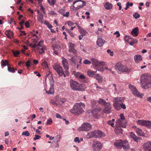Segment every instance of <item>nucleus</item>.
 Segmentation results:
<instances>
[{
	"instance_id": "13",
	"label": "nucleus",
	"mask_w": 151,
	"mask_h": 151,
	"mask_svg": "<svg viewBox=\"0 0 151 151\" xmlns=\"http://www.w3.org/2000/svg\"><path fill=\"white\" fill-rule=\"evenodd\" d=\"M143 149L144 151H151V141H148L144 143Z\"/></svg>"
},
{
	"instance_id": "55",
	"label": "nucleus",
	"mask_w": 151,
	"mask_h": 151,
	"mask_svg": "<svg viewBox=\"0 0 151 151\" xmlns=\"http://www.w3.org/2000/svg\"><path fill=\"white\" fill-rule=\"evenodd\" d=\"M107 123L109 125H110L112 127H114V124L111 120L107 122Z\"/></svg>"
},
{
	"instance_id": "7",
	"label": "nucleus",
	"mask_w": 151,
	"mask_h": 151,
	"mask_svg": "<svg viewBox=\"0 0 151 151\" xmlns=\"http://www.w3.org/2000/svg\"><path fill=\"white\" fill-rule=\"evenodd\" d=\"M120 119H118L116 120V124L123 128H125L127 125V122L125 120V117L123 114H120Z\"/></svg>"
},
{
	"instance_id": "56",
	"label": "nucleus",
	"mask_w": 151,
	"mask_h": 151,
	"mask_svg": "<svg viewBox=\"0 0 151 151\" xmlns=\"http://www.w3.org/2000/svg\"><path fill=\"white\" fill-rule=\"evenodd\" d=\"M40 138H41V136H40L36 134L35 135V137L33 139L34 140H36L37 139H39Z\"/></svg>"
},
{
	"instance_id": "28",
	"label": "nucleus",
	"mask_w": 151,
	"mask_h": 151,
	"mask_svg": "<svg viewBox=\"0 0 151 151\" xmlns=\"http://www.w3.org/2000/svg\"><path fill=\"white\" fill-rule=\"evenodd\" d=\"M43 15L42 13H40L39 15H38L37 16V20L41 24L43 23Z\"/></svg>"
},
{
	"instance_id": "3",
	"label": "nucleus",
	"mask_w": 151,
	"mask_h": 151,
	"mask_svg": "<svg viewBox=\"0 0 151 151\" xmlns=\"http://www.w3.org/2000/svg\"><path fill=\"white\" fill-rule=\"evenodd\" d=\"M70 86L72 90L74 91H83L85 90L84 84H80L77 81L70 79L69 82Z\"/></svg>"
},
{
	"instance_id": "12",
	"label": "nucleus",
	"mask_w": 151,
	"mask_h": 151,
	"mask_svg": "<svg viewBox=\"0 0 151 151\" xmlns=\"http://www.w3.org/2000/svg\"><path fill=\"white\" fill-rule=\"evenodd\" d=\"M104 108L102 110L104 113L106 114H109L111 112V106L109 103H106L104 106Z\"/></svg>"
},
{
	"instance_id": "43",
	"label": "nucleus",
	"mask_w": 151,
	"mask_h": 151,
	"mask_svg": "<svg viewBox=\"0 0 151 151\" xmlns=\"http://www.w3.org/2000/svg\"><path fill=\"white\" fill-rule=\"evenodd\" d=\"M13 55L15 57H17L18 55L19 54L20 52L18 50H17L16 51H13L12 52Z\"/></svg>"
},
{
	"instance_id": "50",
	"label": "nucleus",
	"mask_w": 151,
	"mask_h": 151,
	"mask_svg": "<svg viewBox=\"0 0 151 151\" xmlns=\"http://www.w3.org/2000/svg\"><path fill=\"white\" fill-rule=\"evenodd\" d=\"M83 63L85 64H90L91 63V61L86 59L84 61Z\"/></svg>"
},
{
	"instance_id": "33",
	"label": "nucleus",
	"mask_w": 151,
	"mask_h": 151,
	"mask_svg": "<svg viewBox=\"0 0 151 151\" xmlns=\"http://www.w3.org/2000/svg\"><path fill=\"white\" fill-rule=\"evenodd\" d=\"M104 6L105 8L106 9H111L112 7V4L109 2H107L105 4Z\"/></svg>"
},
{
	"instance_id": "26",
	"label": "nucleus",
	"mask_w": 151,
	"mask_h": 151,
	"mask_svg": "<svg viewBox=\"0 0 151 151\" xmlns=\"http://www.w3.org/2000/svg\"><path fill=\"white\" fill-rule=\"evenodd\" d=\"M133 38L129 35H126L125 37L124 40L131 45V43L133 42L132 39H133Z\"/></svg>"
},
{
	"instance_id": "24",
	"label": "nucleus",
	"mask_w": 151,
	"mask_h": 151,
	"mask_svg": "<svg viewBox=\"0 0 151 151\" xmlns=\"http://www.w3.org/2000/svg\"><path fill=\"white\" fill-rule=\"evenodd\" d=\"M123 149L125 150H127L129 149V144L128 141L126 140L123 141V143L122 145Z\"/></svg>"
},
{
	"instance_id": "62",
	"label": "nucleus",
	"mask_w": 151,
	"mask_h": 151,
	"mask_svg": "<svg viewBox=\"0 0 151 151\" xmlns=\"http://www.w3.org/2000/svg\"><path fill=\"white\" fill-rule=\"evenodd\" d=\"M113 86V88L115 90V91H117V89L116 88V84L114 83L112 84Z\"/></svg>"
},
{
	"instance_id": "52",
	"label": "nucleus",
	"mask_w": 151,
	"mask_h": 151,
	"mask_svg": "<svg viewBox=\"0 0 151 151\" xmlns=\"http://www.w3.org/2000/svg\"><path fill=\"white\" fill-rule=\"evenodd\" d=\"M52 123V121L51 119H50L47 120V121L46 123L47 125H50Z\"/></svg>"
},
{
	"instance_id": "61",
	"label": "nucleus",
	"mask_w": 151,
	"mask_h": 151,
	"mask_svg": "<svg viewBox=\"0 0 151 151\" xmlns=\"http://www.w3.org/2000/svg\"><path fill=\"white\" fill-rule=\"evenodd\" d=\"M114 35H117L116 36V37L117 38L119 37L120 36V33L118 31H117L116 32H115L114 33Z\"/></svg>"
},
{
	"instance_id": "9",
	"label": "nucleus",
	"mask_w": 151,
	"mask_h": 151,
	"mask_svg": "<svg viewBox=\"0 0 151 151\" xmlns=\"http://www.w3.org/2000/svg\"><path fill=\"white\" fill-rule=\"evenodd\" d=\"M91 125L88 123H84L78 129L80 131H88L91 129Z\"/></svg>"
},
{
	"instance_id": "54",
	"label": "nucleus",
	"mask_w": 151,
	"mask_h": 151,
	"mask_svg": "<svg viewBox=\"0 0 151 151\" xmlns=\"http://www.w3.org/2000/svg\"><path fill=\"white\" fill-rule=\"evenodd\" d=\"M132 40L133 42L131 43V45H133L134 43H136L138 42V40H134V38H133V39H132Z\"/></svg>"
},
{
	"instance_id": "59",
	"label": "nucleus",
	"mask_w": 151,
	"mask_h": 151,
	"mask_svg": "<svg viewBox=\"0 0 151 151\" xmlns=\"http://www.w3.org/2000/svg\"><path fill=\"white\" fill-rule=\"evenodd\" d=\"M29 22L28 21H27L25 23V26L26 28H28L29 27Z\"/></svg>"
},
{
	"instance_id": "16",
	"label": "nucleus",
	"mask_w": 151,
	"mask_h": 151,
	"mask_svg": "<svg viewBox=\"0 0 151 151\" xmlns=\"http://www.w3.org/2000/svg\"><path fill=\"white\" fill-rule=\"evenodd\" d=\"M91 60L92 62V64L96 66H101L104 65V62L98 61L96 59L94 58H92Z\"/></svg>"
},
{
	"instance_id": "27",
	"label": "nucleus",
	"mask_w": 151,
	"mask_h": 151,
	"mask_svg": "<svg viewBox=\"0 0 151 151\" xmlns=\"http://www.w3.org/2000/svg\"><path fill=\"white\" fill-rule=\"evenodd\" d=\"M147 121L142 120H139L137 121V123L139 125L146 126Z\"/></svg>"
},
{
	"instance_id": "37",
	"label": "nucleus",
	"mask_w": 151,
	"mask_h": 151,
	"mask_svg": "<svg viewBox=\"0 0 151 151\" xmlns=\"http://www.w3.org/2000/svg\"><path fill=\"white\" fill-rule=\"evenodd\" d=\"M46 93L49 94H54V88L53 86H51L50 88V89L48 91H46Z\"/></svg>"
},
{
	"instance_id": "10",
	"label": "nucleus",
	"mask_w": 151,
	"mask_h": 151,
	"mask_svg": "<svg viewBox=\"0 0 151 151\" xmlns=\"http://www.w3.org/2000/svg\"><path fill=\"white\" fill-rule=\"evenodd\" d=\"M92 147L95 151H99L102 147V145L98 141H95L93 142Z\"/></svg>"
},
{
	"instance_id": "35",
	"label": "nucleus",
	"mask_w": 151,
	"mask_h": 151,
	"mask_svg": "<svg viewBox=\"0 0 151 151\" xmlns=\"http://www.w3.org/2000/svg\"><path fill=\"white\" fill-rule=\"evenodd\" d=\"M37 49H38L39 51V53L40 54L44 52V51L45 49V47L44 46H41V47H37Z\"/></svg>"
},
{
	"instance_id": "57",
	"label": "nucleus",
	"mask_w": 151,
	"mask_h": 151,
	"mask_svg": "<svg viewBox=\"0 0 151 151\" xmlns=\"http://www.w3.org/2000/svg\"><path fill=\"white\" fill-rule=\"evenodd\" d=\"M40 9L42 10V12H43V13H44V14H45V9L43 7V6H42V5H41Z\"/></svg>"
},
{
	"instance_id": "29",
	"label": "nucleus",
	"mask_w": 151,
	"mask_h": 151,
	"mask_svg": "<svg viewBox=\"0 0 151 151\" xmlns=\"http://www.w3.org/2000/svg\"><path fill=\"white\" fill-rule=\"evenodd\" d=\"M86 77L83 75L81 73L78 80L82 82L85 83L86 82Z\"/></svg>"
},
{
	"instance_id": "17",
	"label": "nucleus",
	"mask_w": 151,
	"mask_h": 151,
	"mask_svg": "<svg viewBox=\"0 0 151 151\" xmlns=\"http://www.w3.org/2000/svg\"><path fill=\"white\" fill-rule=\"evenodd\" d=\"M105 42V40L98 36L97 40L96 42L97 45L99 47H102Z\"/></svg>"
},
{
	"instance_id": "1",
	"label": "nucleus",
	"mask_w": 151,
	"mask_h": 151,
	"mask_svg": "<svg viewBox=\"0 0 151 151\" xmlns=\"http://www.w3.org/2000/svg\"><path fill=\"white\" fill-rule=\"evenodd\" d=\"M141 87L146 89L151 86V75L147 73L142 75L140 77Z\"/></svg>"
},
{
	"instance_id": "18",
	"label": "nucleus",
	"mask_w": 151,
	"mask_h": 151,
	"mask_svg": "<svg viewBox=\"0 0 151 151\" xmlns=\"http://www.w3.org/2000/svg\"><path fill=\"white\" fill-rule=\"evenodd\" d=\"M70 45L69 48V51L75 54L77 52V50L75 49V45L74 44L70 43Z\"/></svg>"
},
{
	"instance_id": "58",
	"label": "nucleus",
	"mask_w": 151,
	"mask_h": 151,
	"mask_svg": "<svg viewBox=\"0 0 151 151\" xmlns=\"http://www.w3.org/2000/svg\"><path fill=\"white\" fill-rule=\"evenodd\" d=\"M74 141L75 142L79 143L80 142L79 138L78 137H76L74 139Z\"/></svg>"
},
{
	"instance_id": "38",
	"label": "nucleus",
	"mask_w": 151,
	"mask_h": 151,
	"mask_svg": "<svg viewBox=\"0 0 151 151\" xmlns=\"http://www.w3.org/2000/svg\"><path fill=\"white\" fill-rule=\"evenodd\" d=\"M95 131L91 132L88 133L87 134V136H88V138H90L92 137L95 138Z\"/></svg>"
},
{
	"instance_id": "48",
	"label": "nucleus",
	"mask_w": 151,
	"mask_h": 151,
	"mask_svg": "<svg viewBox=\"0 0 151 151\" xmlns=\"http://www.w3.org/2000/svg\"><path fill=\"white\" fill-rule=\"evenodd\" d=\"M31 60H29L26 62V65L27 67V68L30 67L31 66Z\"/></svg>"
},
{
	"instance_id": "30",
	"label": "nucleus",
	"mask_w": 151,
	"mask_h": 151,
	"mask_svg": "<svg viewBox=\"0 0 151 151\" xmlns=\"http://www.w3.org/2000/svg\"><path fill=\"white\" fill-rule=\"evenodd\" d=\"M134 59L136 63H138L142 60V58L141 56L140 55H135L134 57Z\"/></svg>"
},
{
	"instance_id": "25",
	"label": "nucleus",
	"mask_w": 151,
	"mask_h": 151,
	"mask_svg": "<svg viewBox=\"0 0 151 151\" xmlns=\"http://www.w3.org/2000/svg\"><path fill=\"white\" fill-rule=\"evenodd\" d=\"M130 135L131 137L135 141H137L139 139H141L140 137H137L133 132H131Z\"/></svg>"
},
{
	"instance_id": "5",
	"label": "nucleus",
	"mask_w": 151,
	"mask_h": 151,
	"mask_svg": "<svg viewBox=\"0 0 151 151\" xmlns=\"http://www.w3.org/2000/svg\"><path fill=\"white\" fill-rule=\"evenodd\" d=\"M124 98L121 97L114 98L113 100V105L115 109L119 111L120 109V105L123 103Z\"/></svg>"
},
{
	"instance_id": "14",
	"label": "nucleus",
	"mask_w": 151,
	"mask_h": 151,
	"mask_svg": "<svg viewBox=\"0 0 151 151\" xmlns=\"http://www.w3.org/2000/svg\"><path fill=\"white\" fill-rule=\"evenodd\" d=\"M62 63L63 66L65 70V73L66 74H68V70L69 69V67H68V64L67 60L65 58H64L62 60Z\"/></svg>"
},
{
	"instance_id": "47",
	"label": "nucleus",
	"mask_w": 151,
	"mask_h": 151,
	"mask_svg": "<svg viewBox=\"0 0 151 151\" xmlns=\"http://www.w3.org/2000/svg\"><path fill=\"white\" fill-rule=\"evenodd\" d=\"M146 127L151 129V122L150 121H147Z\"/></svg>"
},
{
	"instance_id": "15",
	"label": "nucleus",
	"mask_w": 151,
	"mask_h": 151,
	"mask_svg": "<svg viewBox=\"0 0 151 151\" xmlns=\"http://www.w3.org/2000/svg\"><path fill=\"white\" fill-rule=\"evenodd\" d=\"M123 141L121 139L116 141L114 143V145L118 149H120L122 147Z\"/></svg>"
},
{
	"instance_id": "42",
	"label": "nucleus",
	"mask_w": 151,
	"mask_h": 151,
	"mask_svg": "<svg viewBox=\"0 0 151 151\" xmlns=\"http://www.w3.org/2000/svg\"><path fill=\"white\" fill-rule=\"evenodd\" d=\"M101 110V109H100L99 110L97 109H95L92 111V113L94 116H96L98 114L97 111H99Z\"/></svg>"
},
{
	"instance_id": "8",
	"label": "nucleus",
	"mask_w": 151,
	"mask_h": 151,
	"mask_svg": "<svg viewBox=\"0 0 151 151\" xmlns=\"http://www.w3.org/2000/svg\"><path fill=\"white\" fill-rule=\"evenodd\" d=\"M53 68L59 75V77L62 76H63L64 77H66L62 67L59 65L55 64L53 65Z\"/></svg>"
},
{
	"instance_id": "31",
	"label": "nucleus",
	"mask_w": 151,
	"mask_h": 151,
	"mask_svg": "<svg viewBox=\"0 0 151 151\" xmlns=\"http://www.w3.org/2000/svg\"><path fill=\"white\" fill-rule=\"evenodd\" d=\"M5 33L7 37L10 39L13 35V32L10 30L6 31Z\"/></svg>"
},
{
	"instance_id": "63",
	"label": "nucleus",
	"mask_w": 151,
	"mask_h": 151,
	"mask_svg": "<svg viewBox=\"0 0 151 151\" xmlns=\"http://www.w3.org/2000/svg\"><path fill=\"white\" fill-rule=\"evenodd\" d=\"M67 23V24L68 26H72L74 24L70 21H68Z\"/></svg>"
},
{
	"instance_id": "11",
	"label": "nucleus",
	"mask_w": 151,
	"mask_h": 151,
	"mask_svg": "<svg viewBox=\"0 0 151 151\" xmlns=\"http://www.w3.org/2000/svg\"><path fill=\"white\" fill-rule=\"evenodd\" d=\"M129 88L131 90L132 93L135 96H138L140 98L142 97V94L140 93L134 86L131 84H130L129 86Z\"/></svg>"
},
{
	"instance_id": "6",
	"label": "nucleus",
	"mask_w": 151,
	"mask_h": 151,
	"mask_svg": "<svg viewBox=\"0 0 151 151\" xmlns=\"http://www.w3.org/2000/svg\"><path fill=\"white\" fill-rule=\"evenodd\" d=\"M86 5V2L81 0L75 1L73 2V9L76 11Z\"/></svg>"
},
{
	"instance_id": "41",
	"label": "nucleus",
	"mask_w": 151,
	"mask_h": 151,
	"mask_svg": "<svg viewBox=\"0 0 151 151\" xmlns=\"http://www.w3.org/2000/svg\"><path fill=\"white\" fill-rule=\"evenodd\" d=\"M44 24L46 25L47 26V27L50 29L52 28V25L51 24H50L48 22L45 21L44 22Z\"/></svg>"
},
{
	"instance_id": "44",
	"label": "nucleus",
	"mask_w": 151,
	"mask_h": 151,
	"mask_svg": "<svg viewBox=\"0 0 151 151\" xmlns=\"http://www.w3.org/2000/svg\"><path fill=\"white\" fill-rule=\"evenodd\" d=\"M49 3L51 5H54L56 2V0H47Z\"/></svg>"
},
{
	"instance_id": "40",
	"label": "nucleus",
	"mask_w": 151,
	"mask_h": 151,
	"mask_svg": "<svg viewBox=\"0 0 151 151\" xmlns=\"http://www.w3.org/2000/svg\"><path fill=\"white\" fill-rule=\"evenodd\" d=\"M17 70L16 69H14V68H11L9 66H8V70L9 72L14 73Z\"/></svg>"
},
{
	"instance_id": "46",
	"label": "nucleus",
	"mask_w": 151,
	"mask_h": 151,
	"mask_svg": "<svg viewBox=\"0 0 151 151\" xmlns=\"http://www.w3.org/2000/svg\"><path fill=\"white\" fill-rule=\"evenodd\" d=\"M133 16L136 19H138L140 17V14L137 13H135Z\"/></svg>"
},
{
	"instance_id": "39",
	"label": "nucleus",
	"mask_w": 151,
	"mask_h": 151,
	"mask_svg": "<svg viewBox=\"0 0 151 151\" xmlns=\"http://www.w3.org/2000/svg\"><path fill=\"white\" fill-rule=\"evenodd\" d=\"M79 31L80 33L82 35H83V36L86 35V34L87 33V32L83 28H81L80 29H79Z\"/></svg>"
},
{
	"instance_id": "64",
	"label": "nucleus",
	"mask_w": 151,
	"mask_h": 151,
	"mask_svg": "<svg viewBox=\"0 0 151 151\" xmlns=\"http://www.w3.org/2000/svg\"><path fill=\"white\" fill-rule=\"evenodd\" d=\"M30 46L31 47H32V48H36L37 49V45L35 44L34 45H33L32 44H31L30 45Z\"/></svg>"
},
{
	"instance_id": "2",
	"label": "nucleus",
	"mask_w": 151,
	"mask_h": 151,
	"mask_svg": "<svg viewBox=\"0 0 151 151\" xmlns=\"http://www.w3.org/2000/svg\"><path fill=\"white\" fill-rule=\"evenodd\" d=\"M85 107V105L82 102L76 103L74 105L73 108L70 110V112L75 115H78L84 112L83 108H84Z\"/></svg>"
},
{
	"instance_id": "19",
	"label": "nucleus",
	"mask_w": 151,
	"mask_h": 151,
	"mask_svg": "<svg viewBox=\"0 0 151 151\" xmlns=\"http://www.w3.org/2000/svg\"><path fill=\"white\" fill-rule=\"evenodd\" d=\"M117 126H116L115 129V132L116 134H122L123 130L121 128V127H122L120 126L118 124H117Z\"/></svg>"
},
{
	"instance_id": "51",
	"label": "nucleus",
	"mask_w": 151,
	"mask_h": 151,
	"mask_svg": "<svg viewBox=\"0 0 151 151\" xmlns=\"http://www.w3.org/2000/svg\"><path fill=\"white\" fill-rule=\"evenodd\" d=\"M43 40H41L39 42L37 45V48L39 47H41V46H42V44H43Z\"/></svg>"
},
{
	"instance_id": "22",
	"label": "nucleus",
	"mask_w": 151,
	"mask_h": 151,
	"mask_svg": "<svg viewBox=\"0 0 151 151\" xmlns=\"http://www.w3.org/2000/svg\"><path fill=\"white\" fill-rule=\"evenodd\" d=\"M95 138L100 137L103 136L104 133L100 130L95 131Z\"/></svg>"
},
{
	"instance_id": "45",
	"label": "nucleus",
	"mask_w": 151,
	"mask_h": 151,
	"mask_svg": "<svg viewBox=\"0 0 151 151\" xmlns=\"http://www.w3.org/2000/svg\"><path fill=\"white\" fill-rule=\"evenodd\" d=\"M22 135L29 136L30 135V133L28 131L23 132L22 133Z\"/></svg>"
},
{
	"instance_id": "32",
	"label": "nucleus",
	"mask_w": 151,
	"mask_h": 151,
	"mask_svg": "<svg viewBox=\"0 0 151 151\" xmlns=\"http://www.w3.org/2000/svg\"><path fill=\"white\" fill-rule=\"evenodd\" d=\"M1 66L3 68L4 66L6 65L9 66L8 62L7 60H2L1 62Z\"/></svg>"
},
{
	"instance_id": "60",
	"label": "nucleus",
	"mask_w": 151,
	"mask_h": 151,
	"mask_svg": "<svg viewBox=\"0 0 151 151\" xmlns=\"http://www.w3.org/2000/svg\"><path fill=\"white\" fill-rule=\"evenodd\" d=\"M121 107L123 109H126L125 105L123 104V103L122 104L120 105V108H121Z\"/></svg>"
},
{
	"instance_id": "36",
	"label": "nucleus",
	"mask_w": 151,
	"mask_h": 151,
	"mask_svg": "<svg viewBox=\"0 0 151 151\" xmlns=\"http://www.w3.org/2000/svg\"><path fill=\"white\" fill-rule=\"evenodd\" d=\"M101 105H103L104 106L106 103H108L106 102L105 100L103 99H99V100L97 101Z\"/></svg>"
},
{
	"instance_id": "49",
	"label": "nucleus",
	"mask_w": 151,
	"mask_h": 151,
	"mask_svg": "<svg viewBox=\"0 0 151 151\" xmlns=\"http://www.w3.org/2000/svg\"><path fill=\"white\" fill-rule=\"evenodd\" d=\"M81 73H79V72H75L74 73V75H75V77L78 78H78L79 77Z\"/></svg>"
},
{
	"instance_id": "21",
	"label": "nucleus",
	"mask_w": 151,
	"mask_h": 151,
	"mask_svg": "<svg viewBox=\"0 0 151 151\" xmlns=\"http://www.w3.org/2000/svg\"><path fill=\"white\" fill-rule=\"evenodd\" d=\"M96 71H94L91 70H88L87 72L88 75L90 77H94L96 75Z\"/></svg>"
},
{
	"instance_id": "4",
	"label": "nucleus",
	"mask_w": 151,
	"mask_h": 151,
	"mask_svg": "<svg viewBox=\"0 0 151 151\" xmlns=\"http://www.w3.org/2000/svg\"><path fill=\"white\" fill-rule=\"evenodd\" d=\"M115 67L116 70L119 74L123 72L129 73L130 71L129 69L126 66L123 65L120 62L117 63L115 66Z\"/></svg>"
},
{
	"instance_id": "53",
	"label": "nucleus",
	"mask_w": 151,
	"mask_h": 151,
	"mask_svg": "<svg viewBox=\"0 0 151 151\" xmlns=\"http://www.w3.org/2000/svg\"><path fill=\"white\" fill-rule=\"evenodd\" d=\"M70 61L73 63H76L75 59L74 56H72L70 59Z\"/></svg>"
},
{
	"instance_id": "20",
	"label": "nucleus",
	"mask_w": 151,
	"mask_h": 151,
	"mask_svg": "<svg viewBox=\"0 0 151 151\" xmlns=\"http://www.w3.org/2000/svg\"><path fill=\"white\" fill-rule=\"evenodd\" d=\"M139 32L138 27H136L132 30L131 34L133 37H136L138 35Z\"/></svg>"
},
{
	"instance_id": "23",
	"label": "nucleus",
	"mask_w": 151,
	"mask_h": 151,
	"mask_svg": "<svg viewBox=\"0 0 151 151\" xmlns=\"http://www.w3.org/2000/svg\"><path fill=\"white\" fill-rule=\"evenodd\" d=\"M137 134L139 136H144L145 135L144 133L142 130L139 128H137L135 129Z\"/></svg>"
},
{
	"instance_id": "34",
	"label": "nucleus",
	"mask_w": 151,
	"mask_h": 151,
	"mask_svg": "<svg viewBox=\"0 0 151 151\" xmlns=\"http://www.w3.org/2000/svg\"><path fill=\"white\" fill-rule=\"evenodd\" d=\"M94 78L98 81L99 83H101L102 81V78L98 74H96Z\"/></svg>"
}]
</instances>
